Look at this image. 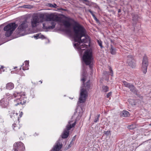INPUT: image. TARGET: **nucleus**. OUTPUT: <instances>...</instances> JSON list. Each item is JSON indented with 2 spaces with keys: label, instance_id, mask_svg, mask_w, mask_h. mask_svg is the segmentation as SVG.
<instances>
[{
  "label": "nucleus",
  "instance_id": "f257e3e1",
  "mask_svg": "<svg viewBox=\"0 0 151 151\" xmlns=\"http://www.w3.org/2000/svg\"><path fill=\"white\" fill-rule=\"evenodd\" d=\"M73 37L75 43V47L82 53V50L87 47L88 45L83 43H86L90 41L88 36L86 35V30L84 27L80 24L77 23L73 27Z\"/></svg>",
  "mask_w": 151,
  "mask_h": 151
},
{
  "label": "nucleus",
  "instance_id": "f03ea898",
  "mask_svg": "<svg viewBox=\"0 0 151 151\" xmlns=\"http://www.w3.org/2000/svg\"><path fill=\"white\" fill-rule=\"evenodd\" d=\"M45 18L47 21H52L50 23V26H45V24H43V27L47 29H53L55 27L56 23L55 21L58 20V17L53 14H41L33 16L31 19V24L32 27H35L37 26L40 22H42L43 19Z\"/></svg>",
  "mask_w": 151,
  "mask_h": 151
},
{
  "label": "nucleus",
  "instance_id": "7ed1b4c3",
  "mask_svg": "<svg viewBox=\"0 0 151 151\" xmlns=\"http://www.w3.org/2000/svg\"><path fill=\"white\" fill-rule=\"evenodd\" d=\"M24 92H21L20 93L15 92L13 94V97L17 98L14 100V104L15 106L18 105L24 104L26 101V98Z\"/></svg>",
  "mask_w": 151,
  "mask_h": 151
},
{
  "label": "nucleus",
  "instance_id": "20e7f679",
  "mask_svg": "<svg viewBox=\"0 0 151 151\" xmlns=\"http://www.w3.org/2000/svg\"><path fill=\"white\" fill-rule=\"evenodd\" d=\"M90 87V82L88 81L86 83L83 85L81 87L80 92V96L79 98V102L80 103H83L85 102L88 96L87 90Z\"/></svg>",
  "mask_w": 151,
  "mask_h": 151
},
{
  "label": "nucleus",
  "instance_id": "39448f33",
  "mask_svg": "<svg viewBox=\"0 0 151 151\" xmlns=\"http://www.w3.org/2000/svg\"><path fill=\"white\" fill-rule=\"evenodd\" d=\"M83 59V62L87 65H89L93 61V58L92 52L89 49L87 50L84 53Z\"/></svg>",
  "mask_w": 151,
  "mask_h": 151
},
{
  "label": "nucleus",
  "instance_id": "423d86ee",
  "mask_svg": "<svg viewBox=\"0 0 151 151\" xmlns=\"http://www.w3.org/2000/svg\"><path fill=\"white\" fill-rule=\"evenodd\" d=\"M17 26V25L15 23L9 24L5 26L4 28V30L6 31L5 36L7 37L10 36Z\"/></svg>",
  "mask_w": 151,
  "mask_h": 151
},
{
  "label": "nucleus",
  "instance_id": "0eeeda50",
  "mask_svg": "<svg viewBox=\"0 0 151 151\" xmlns=\"http://www.w3.org/2000/svg\"><path fill=\"white\" fill-rule=\"evenodd\" d=\"M70 121H69L68 122V125H67L66 128V129L65 130L62 136V138H65L68 137L69 134V130L71 128L74 127L76 124V122H75L73 124H70Z\"/></svg>",
  "mask_w": 151,
  "mask_h": 151
},
{
  "label": "nucleus",
  "instance_id": "6e6552de",
  "mask_svg": "<svg viewBox=\"0 0 151 151\" xmlns=\"http://www.w3.org/2000/svg\"><path fill=\"white\" fill-rule=\"evenodd\" d=\"M148 65L147 58L146 56H144L143 58L141 67L142 70L144 74H145L147 72V68Z\"/></svg>",
  "mask_w": 151,
  "mask_h": 151
},
{
  "label": "nucleus",
  "instance_id": "1a4fd4ad",
  "mask_svg": "<svg viewBox=\"0 0 151 151\" xmlns=\"http://www.w3.org/2000/svg\"><path fill=\"white\" fill-rule=\"evenodd\" d=\"M29 23L26 20L21 22L19 26L18 29L19 33L25 31L28 26Z\"/></svg>",
  "mask_w": 151,
  "mask_h": 151
},
{
  "label": "nucleus",
  "instance_id": "9d476101",
  "mask_svg": "<svg viewBox=\"0 0 151 151\" xmlns=\"http://www.w3.org/2000/svg\"><path fill=\"white\" fill-rule=\"evenodd\" d=\"M14 146L15 151H24L25 149L24 144L21 142L15 143Z\"/></svg>",
  "mask_w": 151,
  "mask_h": 151
},
{
  "label": "nucleus",
  "instance_id": "9b49d317",
  "mask_svg": "<svg viewBox=\"0 0 151 151\" xmlns=\"http://www.w3.org/2000/svg\"><path fill=\"white\" fill-rule=\"evenodd\" d=\"M127 62L129 65L132 68L135 66V61L133 58L132 55H129L128 56Z\"/></svg>",
  "mask_w": 151,
  "mask_h": 151
},
{
  "label": "nucleus",
  "instance_id": "f8f14e48",
  "mask_svg": "<svg viewBox=\"0 0 151 151\" xmlns=\"http://www.w3.org/2000/svg\"><path fill=\"white\" fill-rule=\"evenodd\" d=\"M63 24L66 27L65 30L66 33L69 35L71 34V33L70 28L71 24L68 21H64Z\"/></svg>",
  "mask_w": 151,
  "mask_h": 151
},
{
  "label": "nucleus",
  "instance_id": "ddd939ff",
  "mask_svg": "<svg viewBox=\"0 0 151 151\" xmlns=\"http://www.w3.org/2000/svg\"><path fill=\"white\" fill-rule=\"evenodd\" d=\"M62 147V145L60 144L58 141H57L55 146L54 147L53 149L52 150V151H59L61 148Z\"/></svg>",
  "mask_w": 151,
  "mask_h": 151
},
{
  "label": "nucleus",
  "instance_id": "4468645a",
  "mask_svg": "<svg viewBox=\"0 0 151 151\" xmlns=\"http://www.w3.org/2000/svg\"><path fill=\"white\" fill-rule=\"evenodd\" d=\"M1 105L3 107H6L9 105V102L5 98H3L0 101Z\"/></svg>",
  "mask_w": 151,
  "mask_h": 151
},
{
  "label": "nucleus",
  "instance_id": "2eb2a0df",
  "mask_svg": "<svg viewBox=\"0 0 151 151\" xmlns=\"http://www.w3.org/2000/svg\"><path fill=\"white\" fill-rule=\"evenodd\" d=\"M76 113H78V116L81 117L83 113V109L81 108H78L76 109Z\"/></svg>",
  "mask_w": 151,
  "mask_h": 151
},
{
  "label": "nucleus",
  "instance_id": "dca6fc26",
  "mask_svg": "<svg viewBox=\"0 0 151 151\" xmlns=\"http://www.w3.org/2000/svg\"><path fill=\"white\" fill-rule=\"evenodd\" d=\"M14 87V85L13 83H9L6 84V88L8 89H12Z\"/></svg>",
  "mask_w": 151,
  "mask_h": 151
},
{
  "label": "nucleus",
  "instance_id": "f3484780",
  "mask_svg": "<svg viewBox=\"0 0 151 151\" xmlns=\"http://www.w3.org/2000/svg\"><path fill=\"white\" fill-rule=\"evenodd\" d=\"M25 66H24L22 68L23 70H28L29 69L28 66H29V62L28 61H26L24 62Z\"/></svg>",
  "mask_w": 151,
  "mask_h": 151
},
{
  "label": "nucleus",
  "instance_id": "a211bd4d",
  "mask_svg": "<svg viewBox=\"0 0 151 151\" xmlns=\"http://www.w3.org/2000/svg\"><path fill=\"white\" fill-rule=\"evenodd\" d=\"M129 115V113L127 111L124 110L122 112L121 116L123 117H127Z\"/></svg>",
  "mask_w": 151,
  "mask_h": 151
},
{
  "label": "nucleus",
  "instance_id": "6ab92c4d",
  "mask_svg": "<svg viewBox=\"0 0 151 151\" xmlns=\"http://www.w3.org/2000/svg\"><path fill=\"white\" fill-rule=\"evenodd\" d=\"M110 52L112 55H114L116 54V50L115 49L114 47L113 46L111 45V49Z\"/></svg>",
  "mask_w": 151,
  "mask_h": 151
},
{
  "label": "nucleus",
  "instance_id": "aec40b11",
  "mask_svg": "<svg viewBox=\"0 0 151 151\" xmlns=\"http://www.w3.org/2000/svg\"><path fill=\"white\" fill-rule=\"evenodd\" d=\"M10 116L12 118H13V117H16L17 116L18 114L17 113H15L14 111H12L10 113Z\"/></svg>",
  "mask_w": 151,
  "mask_h": 151
},
{
  "label": "nucleus",
  "instance_id": "412c9836",
  "mask_svg": "<svg viewBox=\"0 0 151 151\" xmlns=\"http://www.w3.org/2000/svg\"><path fill=\"white\" fill-rule=\"evenodd\" d=\"M133 20L135 22H136L138 18V17L137 14H134L132 15Z\"/></svg>",
  "mask_w": 151,
  "mask_h": 151
},
{
  "label": "nucleus",
  "instance_id": "4be33fe9",
  "mask_svg": "<svg viewBox=\"0 0 151 151\" xmlns=\"http://www.w3.org/2000/svg\"><path fill=\"white\" fill-rule=\"evenodd\" d=\"M109 90L108 87L106 86H103L102 87V91L104 92H106Z\"/></svg>",
  "mask_w": 151,
  "mask_h": 151
},
{
  "label": "nucleus",
  "instance_id": "5701e85b",
  "mask_svg": "<svg viewBox=\"0 0 151 151\" xmlns=\"http://www.w3.org/2000/svg\"><path fill=\"white\" fill-rule=\"evenodd\" d=\"M47 6L49 7H50L52 8H57V6L56 4H52L50 3H48L47 4Z\"/></svg>",
  "mask_w": 151,
  "mask_h": 151
},
{
  "label": "nucleus",
  "instance_id": "b1692460",
  "mask_svg": "<svg viewBox=\"0 0 151 151\" xmlns=\"http://www.w3.org/2000/svg\"><path fill=\"white\" fill-rule=\"evenodd\" d=\"M127 127L129 129H133L135 128L136 125L134 124H132L128 125Z\"/></svg>",
  "mask_w": 151,
  "mask_h": 151
},
{
  "label": "nucleus",
  "instance_id": "393cba45",
  "mask_svg": "<svg viewBox=\"0 0 151 151\" xmlns=\"http://www.w3.org/2000/svg\"><path fill=\"white\" fill-rule=\"evenodd\" d=\"M123 83L124 86L127 87H128L129 85L130 84V83H128L125 81H123Z\"/></svg>",
  "mask_w": 151,
  "mask_h": 151
},
{
  "label": "nucleus",
  "instance_id": "a878e982",
  "mask_svg": "<svg viewBox=\"0 0 151 151\" xmlns=\"http://www.w3.org/2000/svg\"><path fill=\"white\" fill-rule=\"evenodd\" d=\"M129 89L132 92H134L135 91V87H134V85L132 84V86H131Z\"/></svg>",
  "mask_w": 151,
  "mask_h": 151
},
{
  "label": "nucleus",
  "instance_id": "bb28decb",
  "mask_svg": "<svg viewBox=\"0 0 151 151\" xmlns=\"http://www.w3.org/2000/svg\"><path fill=\"white\" fill-rule=\"evenodd\" d=\"M31 6L28 5H24L22 6L23 8H30Z\"/></svg>",
  "mask_w": 151,
  "mask_h": 151
},
{
  "label": "nucleus",
  "instance_id": "cd10ccee",
  "mask_svg": "<svg viewBox=\"0 0 151 151\" xmlns=\"http://www.w3.org/2000/svg\"><path fill=\"white\" fill-rule=\"evenodd\" d=\"M86 5H88L89 4V1L88 0H82Z\"/></svg>",
  "mask_w": 151,
  "mask_h": 151
},
{
  "label": "nucleus",
  "instance_id": "c85d7f7f",
  "mask_svg": "<svg viewBox=\"0 0 151 151\" xmlns=\"http://www.w3.org/2000/svg\"><path fill=\"white\" fill-rule=\"evenodd\" d=\"M110 132L109 131H106L104 132V134L106 135H109L110 134Z\"/></svg>",
  "mask_w": 151,
  "mask_h": 151
},
{
  "label": "nucleus",
  "instance_id": "c756f323",
  "mask_svg": "<svg viewBox=\"0 0 151 151\" xmlns=\"http://www.w3.org/2000/svg\"><path fill=\"white\" fill-rule=\"evenodd\" d=\"M88 11L90 12V13L91 14L93 17L95 16L94 14H93V12L91 10H89Z\"/></svg>",
  "mask_w": 151,
  "mask_h": 151
},
{
  "label": "nucleus",
  "instance_id": "7c9ffc66",
  "mask_svg": "<svg viewBox=\"0 0 151 151\" xmlns=\"http://www.w3.org/2000/svg\"><path fill=\"white\" fill-rule=\"evenodd\" d=\"M99 120V118H97V117H96L94 119V122H96Z\"/></svg>",
  "mask_w": 151,
  "mask_h": 151
},
{
  "label": "nucleus",
  "instance_id": "2f4dec72",
  "mask_svg": "<svg viewBox=\"0 0 151 151\" xmlns=\"http://www.w3.org/2000/svg\"><path fill=\"white\" fill-rule=\"evenodd\" d=\"M97 42L98 43V44L101 47H102V43L101 42H100L99 40L97 41Z\"/></svg>",
  "mask_w": 151,
  "mask_h": 151
},
{
  "label": "nucleus",
  "instance_id": "473e14b6",
  "mask_svg": "<svg viewBox=\"0 0 151 151\" xmlns=\"http://www.w3.org/2000/svg\"><path fill=\"white\" fill-rule=\"evenodd\" d=\"M111 92H109V93H108L106 95V97L107 98H109L111 95Z\"/></svg>",
  "mask_w": 151,
  "mask_h": 151
},
{
  "label": "nucleus",
  "instance_id": "72a5a7b5",
  "mask_svg": "<svg viewBox=\"0 0 151 151\" xmlns=\"http://www.w3.org/2000/svg\"><path fill=\"white\" fill-rule=\"evenodd\" d=\"M12 127H13V128L14 129V130H16V129H14V128H15L17 127V125L16 124H13V126H12Z\"/></svg>",
  "mask_w": 151,
  "mask_h": 151
},
{
  "label": "nucleus",
  "instance_id": "f704fd0d",
  "mask_svg": "<svg viewBox=\"0 0 151 151\" xmlns=\"http://www.w3.org/2000/svg\"><path fill=\"white\" fill-rule=\"evenodd\" d=\"M109 70L110 71V72L111 74V76H112L113 74V72L111 68L110 67Z\"/></svg>",
  "mask_w": 151,
  "mask_h": 151
},
{
  "label": "nucleus",
  "instance_id": "c9c22d12",
  "mask_svg": "<svg viewBox=\"0 0 151 151\" xmlns=\"http://www.w3.org/2000/svg\"><path fill=\"white\" fill-rule=\"evenodd\" d=\"M23 114V113L22 112H21V113H20L19 114V116L20 118L22 116Z\"/></svg>",
  "mask_w": 151,
  "mask_h": 151
},
{
  "label": "nucleus",
  "instance_id": "e433bc0d",
  "mask_svg": "<svg viewBox=\"0 0 151 151\" xmlns=\"http://www.w3.org/2000/svg\"><path fill=\"white\" fill-rule=\"evenodd\" d=\"M4 68V67L3 66H1V67L0 68V73H1V69H3Z\"/></svg>",
  "mask_w": 151,
  "mask_h": 151
},
{
  "label": "nucleus",
  "instance_id": "4c0bfd02",
  "mask_svg": "<svg viewBox=\"0 0 151 151\" xmlns=\"http://www.w3.org/2000/svg\"><path fill=\"white\" fill-rule=\"evenodd\" d=\"M4 68V67L3 66H1V67L0 68V73H1V69H3Z\"/></svg>",
  "mask_w": 151,
  "mask_h": 151
},
{
  "label": "nucleus",
  "instance_id": "58836bf2",
  "mask_svg": "<svg viewBox=\"0 0 151 151\" xmlns=\"http://www.w3.org/2000/svg\"><path fill=\"white\" fill-rule=\"evenodd\" d=\"M94 18V19L96 21H98V19H97V18L95 16L94 17H93Z\"/></svg>",
  "mask_w": 151,
  "mask_h": 151
},
{
  "label": "nucleus",
  "instance_id": "ea45409f",
  "mask_svg": "<svg viewBox=\"0 0 151 151\" xmlns=\"http://www.w3.org/2000/svg\"><path fill=\"white\" fill-rule=\"evenodd\" d=\"M132 85V84L130 83V84L129 85L128 87L127 88H130L131 86Z\"/></svg>",
  "mask_w": 151,
  "mask_h": 151
},
{
  "label": "nucleus",
  "instance_id": "a19ab883",
  "mask_svg": "<svg viewBox=\"0 0 151 151\" xmlns=\"http://www.w3.org/2000/svg\"><path fill=\"white\" fill-rule=\"evenodd\" d=\"M81 81H83V82H84L85 81V79H84V78H82V79H81Z\"/></svg>",
  "mask_w": 151,
  "mask_h": 151
},
{
  "label": "nucleus",
  "instance_id": "79ce46f5",
  "mask_svg": "<svg viewBox=\"0 0 151 151\" xmlns=\"http://www.w3.org/2000/svg\"><path fill=\"white\" fill-rule=\"evenodd\" d=\"M132 101V102H134V101L133 100H129V102H131Z\"/></svg>",
  "mask_w": 151,
  "mask_h": 151
},
{
  "label": "nucleus",
  "instance_id": "37998d69",
  "mask_svg": "<svg viewBox=\"0 0 151 151\" xmlns=\"http://www.w3.org/2000/svg\"><path fill=\"white\" fill-rule=\"evenodd\" d=\"M100 116V114H98L97 116V118H99Z\"/></svg>",
  "mask_w": 151,
  "mask_h": 151
},
{
  "label": "nucleus",
  "instance_id": "c03bdc74",
  "mask_svg": "<svg viewBox=\"0 0 151 151\" xmlns=\"http://www.w3.org/2000/svg\"><path fill=\"white\" fill-rule=\"evenodd\" d=\"M35 37H38L39 38L40 37H39L38 36V35H37L36 36H35Z\"/></svg>",
  "mask_w": 151,
  "mask_h": 151
},
{
  "label": "nucleus",
  "instance_id": "a18cd8bd",
  "mask_svg": "<svg viewBox=\"0 0 151 151\" xmlns=\"http://www.w3.org/2000/svg\"><path fill=\"white\" fill-rule=\"evenodd\" d=\"M17 67H15L14 68V69H15L16 68H17Z\"/></svg>",
  "mask_w": 151,
  "mask_h": 151
},
{
  "label": "nucleus",
  "instance_id": "49530a36",
  "mask_svg": "<svg viewBox=\"0 0 151 151\" xmlns=\"http://www.w3.org/2000/svg\"><path fill=\"white\" fill-rule=\"evenodd\" d=\"M89 67H90V68H92V66L91 65H90L89 66Z\"/></svg>",
  "mask_w": 151,
  "mask_h": 151
},
{
  "label": "nucleus",
  "instance_id": "de8ad7c7",
  "mask_svg": "<svg viewBox=\"0 0 151 151\" xmlns=\"http://www.w3.org/2000/svg\"><path fill=\"white\" fill-rule=\"evenodd\" d=\"M71 147V146L70 145H69L68 147Z\"/></svg>",
  "mask_w": 151,
  "mask_h": 151
},
{
  "label": "nucleus",
  "instance_id": "09e8293b",
  "mask_svg": "<svg viewBox=\"0 0 151 151\" xmlns=\"http://www.w3.org/2000/svg\"><path fill=\"white\" fill-rule=\"evenodd\" d=\"M40 82L41 83H42V81H40Z\"/></svg>",
  "mask_w": 151,
  "mask_h": 151
},
{
  "label": "nucleus",
  "instance_id": "8fccbe9b",
  "mask_svg": "<svg viewBox=\"0 0 151 151\" xmlns=\"http://www.w3.org/2000/svg\"><path fill=\"white\" fill-rule=\"evenodd\" d=\"M132 104V105H133H133H135V104Z\"/></svg>",
  "mask_w": 151,
  "mask_h": 151
},
{
  "label": "nucleus",
  "instance_id": "3c124183",
  "mask_svg": "<svg viewBox=\"0 0 151 151\" xmlns=\"http://www.w3.org/2000/svg\"><path fill=\"white\" fill-rule=\"evenodd\" d=\"M19 127H18V129H19Z\"/></svg>",
  "mask_w": 151,
  "mask_h": 151
},
{
  "label": "nucleus",
  "instance_id": "603ef678",
  "mask_svg": "<svg viewBox=\"0 0 151 151\" xmlns=\"http://www.w3.org/2000/svg\"><path fill=\"white\" fill-rule=\"evenodd\" d=\"M75 114H76V112H75Z\"/></svg>",
  "mask_w": 151,
  "mask_h": 151
},
{
  "label": "nucleus",
  "instance_id": "864d4df0",
  "mask_svg": "<svg viewBox=\"0 0 151 151\" xmlns=\"http://www.w3.org/2000/svg\"><path fill=\"white\" fill-rule=\"evenodd\" d=\"M150 125L151 126V124H150Z\"/></svg>",
  "mask_w": 151,
  "mask_h": 151
}]
</instances>
